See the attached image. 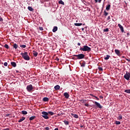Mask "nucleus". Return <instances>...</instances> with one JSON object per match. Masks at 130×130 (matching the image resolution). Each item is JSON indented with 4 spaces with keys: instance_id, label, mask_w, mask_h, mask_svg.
I'll list each match as a JSON object with an SVG mask.
<instances>
[{
    "instance_id": "obj_1",
    "label": "nucleus",
    "mask_w": 130,
    "mask_h": 130,
    "mask_svg": "<svg viewBox=\"0 0 130 130\" xmlns=\"http://www.w3.org/2000/svg\"><path fill=\"white\" fill-rule=\"evenodd\" d=\"M55 113L51 112V111H49L48 112L43 111L42 112V114L43 115H42V116L44 118V119H49V117H48V115L49 114L50 115L52 116L53 115H55Z\"/></svg>"
},
{
    "instance_id": "obj_2",
    "label": "nucleus",
    "mask_w": 130,
    "mask_h": 130,
    "mask_svg": "<svg viewBox=\"0 0 130 130\" xmlns=\"http://www.w3.org/2000/svg\"><path fill=\"white\" fill-rule=\"evenodd\" d=\"M80 51H83V52H90L91 51V48L88 47L87 45H84L82 47L80 48Z\"/></svg>"
},
{
    "instance_id": "obj_3",
    "label": "nucleus",
    "mask_w": 130,
    "mask_h": 130,
    "mask_svg": "<svg viewBox=\"0 0 130 130\" xmlns=\"http://www.w3.org/2000/svg\"><path fill=\"white\" fill-rule=\"evenodd\" d=\"M20 55L22 56L25 60H30V57L28 55L27 52H24V53H20Z\"/></svg>"
},
{
    "instance_id": "obj_4",
    "label": "nucleus",
    "mask_w": 130,
    "mask_h": 130,
    "mask_svg": "<svg viewBox=\"0 0 130 130\" xmlns=\"http://www.w3.org/2000/svg\"><path fill=\"white\" fill-rule=\"evenodd\" d=\"M73 56L77 57L76 60H80L85 58V55L83 53H81L78 55H73Z\"/></svg>"
},
{
    "instance_id": "obj_5",
    "label": "nucleus",
    "mask_w": 130,
    "mask_h": 130,
    "mask_svg": "<svg viewBox=\"0 0 130 130\" xmlns=\"http://www.w3.org/2000/svg\"><path fill=\"white\" fill-rule=\"evenodd\" d=\"M33 86L31 84H29V85H27L26 90L28 92H31L34 91Z\"/></svg>"
},
{
    "instance_id": "obj_6",
    "label": "nucleus",
    "mask_w": 130,
    "mask_h": 130,
    "mask_svg": "<svg viewBox=\"0 0 130 130\" xmlns=\"http://www.w3.org/2000/svg\"><path fill=\"white\" fill-rule=\"evenodd\" d=\"M123 78H124L125 79V80L129 81V78H130V73H128V72H126L124 76H123Z\"/></svg>"
},
{
    "instance_id": "obj_7",
    "label": "nucleus",
    "mask_w": 130,
    "mask_h": 130,
    "mask_svg": "<svg viewBox=\"0 0 130 130\" xmlns=\"http://www.w3.org/2000/svg\"><path fill=\"white\" fill-rule=\"evenodd\" d=\"M95 106L98 108H99L100 109H101L103 107H102V106L101 105H100V104L97 102H94Z\"/></svg>"
},
{
    "instance_id": "obj_8",
    "label": "nucleus",
    "mask_w": 130,
    "mask_h": 130,
    "mask_svg": "<svg viewBox=\"0 0 130 130\" xmlns=\"http://www.w3.org/2000/svg\"><path fill=\"white\" fill-rule=\"evenodd\" d=\"M63 96H64V97H65V98H66V99H69V97H70L69 93H68V92H64V93H63Z\"/></svg>"
},
{
    "instance_id": "obj_9",
    "label": "nucleus",
    "mask_w": 130,
    "mask_h": 130,
    "mask_svg": "<svg viewBox=\"0 0 130 130\" xmlns=\"http://www.w3.org/2000/svg\"><path fill=\"white\" fill-rule=\"evenodd\" d=\"M118 26L119 27V28H120L121 31H122V32H124V28L123 27V26L120 24H118Z\"/></svg>"
},
{
    "instance_id": "obj_10",
    "label": "nucleus",
    "mask_w": 130,
    "mask_h": 130,
    "mask_svg": "<svg viewBox=\"0 0 130 130\" xmlns=\"http://www.w3.org/2000/svg\"><path fill=\"white\" fill-rule=\"evenodd\" d=\"M114 51L115 52V53L117 55H118V56L120 55V52L119 50L115 49L114 50Z\"/></svg>"
},
{
    "instance_id": "obj_11",
    "label": "nucleus",
    "mask_w": 130,
    "mask_h": 130,
    "mask_svg": "<svg viewBox=\"0 0 130 130\" xmlns=\"http://www.w3.org/2000/svg\"><path fill=\"white\" fill-rule=\"evenodd\" d=\"M13 49H15V50H16L17 48L19 47V46L18 45H17L16 43H14L13 44Z\"/></svg>"
},
{
    "instance_id": "obj_12",
    "label": "nucleus",
    "mask_w": 130,
    "mask_h": 130,
    "mask_svg": "<svg viewBox=\"0 0 130 130\" xmlns=\"http://www.w3.org/2000/svg\"><path fill=\"white\" fill-rule=\"evenodd\" d=\"M60 88V87L58 85H57L54 86V89L56 90H59Z\"/></svg>"
},
{
    "instance_id": "obj_13",
    "label": "nucleus",
    "mask_w": 130,
    "mask_h": 130,
    "mask_svg": "<svg viewBox=\"0 0 130 130\" xmlns=\"http://www.w3.org/2000/svg\"><path fill=\"white\" fill-rule=\"evenodd\" d=\"M71 115H72L75 118H76V119L78 118V115L77 114H74L73 113H71Z\"/></svg>"
},
{
    "instance_id": "obj_14",
    "label": "nucleus",
    "mask_w": 130,
    "mask_h": 130,
    "mask_svg": "<svg viewBox=\"0 0 130 130\" xmlns=\"http://www.w3.org/2000/svg\"><path fill=\"white\" fill-rule=\"evenodd\" d=\"M25 117H22L20 119V120H19V121H18V122H21L25 120Z\"/></svg>"
},
{
    "instance_id": "obj_15",
    "label": "nucleus",
    "mask_w": 130,
    "mask_h": 130,
    "mask_svg": "<svg viewBox=\"0 0 130 130\" xmlns=\"http://www.w3.org/2000/svg\"><path fill=\"white\" fill-rule=\"evenodd\" d=\"M58 30V27L57 26H55L54 27L53 29H52V32H55L56 31Z\"/></svg>"
},
{
    "instance_id": "obj_16",
    "label": "nucleus",
    "mask_w": 130,
    "mask_h": 130,
    "mask_svg": "<svg viewBox=\"0 0 130 130\" xmlns=\"http://www.w3.org/2000/svg\"><path fill=\"white\" fill-rule=\"evenodd\" d=\"M11 64L13 66V68H16L17 66L16 63L15 62H11Z\"/></svg>"
},
{
    "instance_id": "obj_17",
    "label": "nucleus",
    "mask_w": 130,
    "mask_h": 130,
    "mask_svg": "<svg viewBox=\"0 0 130 130\" xmlns=\"http://www.w3.org/2000/svg\"><path fill=\"white\" fill-rule=\"evenodd\" d=\"M49 101V98H48L45 97L43 99V102H48Z\"/></svg>"
},
{
    "instance_id": "obj_18",
    "label": "nucleus",
    "mask_w": 130,
    "mask_h": 130,
    "mask_svg": "<svg viewBox=\"0 0 130 130\" xmlns=\"http://www.w3.org/2000/svg\"><path fill=\"white\" fill-rule=\"evenodd\" d=\"M33 55L34 56L37 57L38 55V53L37 52H36L35 51H33Z\"/></svg>"
},
{
    "instance_id": "obj_19",
    "label": "nucleus",
    "mask_w": 130,
    "mask_h": 130,
    "mask_svg": "<svg viewBox=\"0 0 130 130\" xmlns=\"http://www.w3.org/2000/svg\"><path fill=\"white\" fill-rule=\"evenodd\" d=\"M36 118V116H32L30 117L29 119V121H32L33 120L35 119Z\"/></svg>"
},
{
    "instance_id": "obj_20",
    "label": "nucleus",
    "mask_w": 130,
    "mask_h": 130,
    "mask_svg": "<svg viewBox=\"0 0 130 130\" xmlns=\"http://www.w3.org/2000/svg\"><path fill=\"white\" fill-rule=\"evenodd\" d=\"M122 119V116L121 114H119V116L117 118V119L119 120H120Z\"/></svg>"
},
{
    "instance_id": "obj_21",
    "label": "nucleus",
    "mask_w": 130,
    "mask_h": 130,
    "mask_svg": "<svg viewBox=\"0 0 130 130\" xmlns=\"http://www.w3.org/2000/svg\"><path fill=\"white\" fill-rule=\"evenodd\" d=\"M109 58H110V55H107L106 57H105L104 59L105 60H108Z\"/></svg>"
},
{
    "instance_id": "obj_22",
    "label": "nucleus",
    "mask_w": 130,
    "mask_h": 130,
    "mask_svg": "<svg viewBox=\"0 0 130 130\" xmlns=\"http://www.w3.org/2000/svg\"><path fill=\"white\" fill-rule=\"evenodd\" d=\"M111 5H108L106 7V10L109 11L110 9Z\"/></svg>"
},
{
    "instance_id": "obj_23",
    "label": "nucleus",
    "mask_w": 130,
    "mask_h": 130,
    "mask_svg": "<svg viewBox=\"0 0 130 130\" xmlns=\"http://www.w3.org/2000/svg\"><path fill=\"white\" fill-rule=\"evenodd\" d=\"M4 47L6 48L7 49H9V48H10L9 46L7 44L4 45Z\"/></svg>"
},
{
    "instance_id": "obj_24",
    "label": "nucleus",
    "mask_w": 130,
    "mask_h": 130,
    "mask_svg": "<svg viewBox=\"0 0 130 130\" xmlns=\"http://www.w3.org/2000/svg\"><path fill=\"white\" fill-rule=\"evenodd\" d=\"M82 24V23H74L75 26H81Z\"/></svg>"
},
{
    "instance_id": "obj_25",
    "label": "nucleus",
    "mask_w": 130,
    "mask_h": 130,
    "mask_svg": "<svg viewBox=\"0 0 130 130\" xmlns=\"http://www.w3.org/2000/svg\"><path fill=\"white\" fill-rule=\"evenodd\" d=\"M59 4L64 5V3L62 0L59 1Z\"/></svg>"
},
{
    "instance_id": "obj_26",
    "label": "nucleus",
    "mask_w": 130,
    "mask_h": 130,
    "mask_svg": "<svg viewBox=\"0 0 130 130\" xmlns=\"http://www.w3.org/2000/svg\"><path fill=\"white\" fill-rule=\"evenodd\" d=\"M21 113H22V115L27 114V112H26V111H22Z\"/></svg>"
},
{
    "instance_id": "obj_27",
    "label": "nucleus",
    "mask_w": 130,
    "mask_h": 130,
    "mask_svg": "<svg viewBox=\"0 0 130 130\" xmlns=\"http://www.w3.org/2000/svg\"><path fill=\"white\" fill-rule=\"evenodd\" d=\"M27 9H28V10H29V11H33V8L30 6H28V7H27Z\"/></svg>"
},
{
    "instance_id": "obj_28",
    "label": "nucleus",
    "mask_w": 130,
    "mask_h": 130,
    "mask_svg": "<svg viewBox=\"0 0 130 130\" xmlns=\"http://www.w3.org/2000/svg\"><path fill=\"white\" fill-rule=\"evenodd\" d=\"M85 65H86L85 61H83V62H82V64H81V67H85Z\"/></svg>"
},
{
    "instance_id": "obj_29",
    "label": "nucleus",
    "mask_w": 130,
    "mask_h": 130,
    "mask_svg": "<svg viewBox=\"0 0 130 130\" xmlns=\"http://www.w3.org/2000/svg\"><path fill=\"white\" fill-rule=\"evenodd\" d=\"M70 123L69 121L65 120L64 121V124H65L66 125H69Z\"/></svg>"
},
{
    "instance_id": "obj_30",
    "label": "nucleus",
    "mask_w": 130,
    "mask_h": 130,
    "mask_svg": "<svg viewBox=\"0 0 130 130\" xmlns=\"http://www.w3.org/2000/svg\"><path fill=\"white\" fill-rule=\"evenodd\" d=\"M124 92L127 93H130V89H125Z\"/></svg>"
},
{
    "instance_id": "obj_31",
    "label": "nucleus",
    "mask_w": 130,
    "mask_h": 130,
    "mask_svg": "<svg viewBox=\"0 0 130 130\" xmlns=\"http://www.w3.org/2000/svg\"><path fill=\"white\" fill-rule=\"evenodd\" d=\"M91 96H92L93 98H95L96 100H97L98 101H99V98H98L97 96H95V95H93V94H91Z\"/></svg>"
},
{
    "instance_id": "obj_32",
    "label": "nucleus",
    "mask_w": 130,
    "mask_h": 130,
    "mask_svg": "<svg viewBox=\"0 0 130 130\" xmlns=\"http://www.w3.org/2000/svg\"><path fill=\"white\" fill-rule=\"evenodd\" d=\"M108 15V13L106 12V11H104V16H107Z\"/></svg>"
},
{
    "instance_id": "obj_33",
    "label": "nucleus",
    "mask_w": 130,
    "mask_h": 130,
    "mask_svg": "<svg viewBox=\"0 0 130 130\" xmlns=\"http://www.w3.org/2000/svg\"><path fill=\"white\" fill-rule=\"evenodd\" d=\"M39 29H40L41 31L44 30V28L42 26H40L39 27Z\"/></svg>"
},
{
    "instance_id": "obj_34",
    "label": "nucleus",
    "mask_w": 130,
    "mask_h": 130,
    "mask_svg": "<svg viewBox=\"0 0 130 130\" xmlns=\"http://www.w3.org/2000/svg\"><path fill=\"white\" fill-rule=\"evenodd\" d=\"M20 48H26V45H21L20 46Z\"/></svg>"
},
{
    "instance_id": "obj_35",
    "label": "nucleus",
    "mask_w": 130,
    "mask_h": 130,
    "mask_svg": "<svg viewBox=\"0 0 130 130\" xmlns=\"http://www.w3.org/2000/svg\"><path fill=\"white\" fill-rule=\"evenodd\" d=\"M120 121H115V124H116V125H119V124H120Z\"/></svg>"
},
{
    "instance_id": "obj_36",
    "label": "nucleus",
    "mask_w": 130,
    "mask_h": 130,
    "mask_svg": "<svg viewBox=\"0 0 130 130\" xmlns=\"http://www.w3.org/2000/svg\"><path fill=\"white\" fill-rule=\"evenodd\" d=\"M104 32H109V28L104 29Z\"/></svg>"
},
{
    "instance_id": "obj_37",
    "label": "nucleus",
    "mask_w": 130,
    "mask_h": 130,
    "mask_svg": "<svg viewBox=\"0 0 130 130\" xmlns=\"http://www.w3.org/2000/svg\"><path fill=\"white\" fill-rule=\"evenodd\" d=\"M98 70H99L101 71H103V69L102 67H98Z\"/></svg>"
},
{
    "instance_id": "obj_38",
    "label": "nucleus",
    "mask_w": 130,
    "mask_h": 130,
    "mask_svg": "<svg viewBox=\"0 0 130 130\" xmlns=\"http://www.w3.org/2000/svg\"><path fill=\"white\" fill-rule=\"evenodd\" d=\"M4 66H5V67H7V66H8V63H7V62H4Z\"/></svg>"
},
{
    "instance_id": "obj_39",
    "label": "nucleus",
    "mask_w": 130,
    "mask_h": 130,
    "mask_svg": "<svg viewBox=\"0 0 130 130\" xmlns=\"http://www.w3.org/2000/svg\"><path fill=\"white\" fill-rule=\"evenodd\" d=\"M3 21V18H2L1 17H0V22H2Z\"/></svg>"
},
{
    "instance_id": "obj_40",
    "label": "nucleus",
    "mask_w": 130,
    "mask_h": 130,
    "mask_svg": "<svg viewBox=\"0 0 130 130\" xmlns=\"http://www.w3.org/2000/svg\"><path fill=\"white\" fill-rule=\"evenodd\" d=\"M45 130H49V127H45Z\"/></svg>"
},
{
    "instance_id": "obj_41",
    "label": "nucleus",
    "mask_w": 130,
    "mask_h": 130,
    "mask_svg": "<svg viewBox=\"0 0 130 130\" xmlns=\"http://www.w3.org/2000/svg\"><path fill=\"white\" fill-rule=\"evenodd\" d=\"M55 60H56L57 61H59V59H58L57 57H56Z\"/></svg>"
},
{
    "instance_id": "obj_42",
    "label": "nucleus",
    "mask_w": 130,
    "mask_h": 130,
    "mask_svg": "<svg viewBox=\"0 0 130 130\" xmlns=\"http://www.w3.org/2000/svg\"><path fill=\"white\" fill-rule=\"evenodd\" d=\"M110 19V16H108L107 20H109Z\"/></svg>"
},
{
    "instance_id": "obj_43",
    "label": "nucleus",
    "mask_w": 130,
    "mask_h": 130,
    "mask_svg": "<svg viewBox=\"0 0 130 130\" xmlns=\"http://www.w3.org/2000/svg\"><path fill=\"white\" fill-rule=\"evenodd\" d=\"M125 60H127L128 62H130V59L125 58Z\"/></svg>"
},
{
    "instance_id": "obj_44",
    "label": "nucleus",
    "mask_w": 130,
    "mask_h": 130,
    "mask_svg": "<svg viewBox=\"0 0 130 130\" xmlns=\"http://www.w3.org/2000/svg\"><path fill=\"white\" fill-rule=\"evenodd\" d=\"M100 98L101 99H103L104 98V97H103V96L100 95Z\"/></svg>"
},
{
    "instance_id": "obj_45",
    "label": "nucleus",
    "mask_w": 130,
    "mask_h": 130,
    "mask_svg": "<svg viewBox=\"0 0 130 130\" xmlns=\"http://www.w3.org/2000/svg\"><path fill=\"white\" fill-rule=\"evenodd\" d=\"M77 45L79 46H80L81 43H78Z\"/></svg>"
},
{
    "instance_id": "obj_46",
    "label": "nucleus",
    "mask_w": 130,
    "mask_h": 130,
    "mask_svg": "<svg viewBox=\"0 0 130 130\" xmlns=\"http://www.w3.org/2000/svg\"><path fill=\"white\" fill-rule=\"evenodd\" d=\"M10 115V114H8L6 115V117H9Z\"/></svg>"
},
{
    "instance_id": "obj_47",
    "label": "nucleus",
    "mask_w": 130,
    "mask_h": 130,
    "mask_svg": "<svg viewBox=\"0 0 130 130\" xmlns=\"http://www.w3.org/2000/svg\"><path fill=\"white\" fill-rule=\"evenodd\" d=\"M3 130H10V128H4V129H3Z\"/></svg>"
},
{
    "instance_id": "obj_48",
    "label": "nucleus",
    "mask_w": 130,
    "mask_h": 130,
    "mask_svg": "<svg viewBox=\"0 0 130 130\" xmlns=\"http://www.w3.org/2000/svg\"><path fill=\"white\" fill-rule=\"evenodd\" d=\"M42 1H43V2H48V0H42Z\"/></svg>"
},
{
    "instance_id": "obj_49",
    "label": "nucleus",
    "mask_w": 130,
    "mask_h": 130,
    "mask_svg": "<svg viewBox=\"0 0 130 130\" xmlns=\"http://www.w3.org/2000/svg\"><path fill=\"white\" fill-rule=\"evenodd\" d=\"M84 105H85L86 107H88V104H84Z\"/></svg>"
},
{
    "instance_id": "obj_50",
    "label": "nucleus",
    "mask_w": 130,
    "mask_h": 130,
    "mask_svg": "<svg viewBox=\"0 0 130 130\" xmlns=\"http://www.w3.org/2000/svg\"><path fill=\"white\" fill-rule=\"evenodd\" d=\"M129 35H130V34H129V32H127V36H129Z\"/></svg>"
},
{
    "instance_id": "obj_51",
    "label": "nucleus",
    "mask_w": 130,
    "mask_h": 130,
    "mask_svg": "<svg viewBox=\"0 0 130 130\" xmlns=\"http://www.w3.org/2000/svg\"><path fill=\"white\" fill-rule=\"evenodd\" d=\"M102 0H98V2H99V3H101L102 2Z\"/></svg>"
},
{
    "instance_id": "obj_52",
    "label": "nucleus",
    "mask_w": 130,
    "mask_h": 130,
    "mask_svg": "<svg viewBox=\"0 0 130 130\" xmlns=\"http://www.w3.org/2000/svg\"><path fill=\"white\" fill-rule=\"evenodd\" d=\"M16 72L18 73H19V71L17 70L16 71Z\"/></svg>"
},
{
    "instance_id": "obj_53",
    "label": "nucleus",
    "mask_w": 130,
    "mask_h": 130,
    "mask_svg": "<svg viewBox=\"0 0 130 130\" xmlns=\"http://www.w3.org/2000/svg\"><path fill=\"white\" fill-rule=\"evenodd\" d=\"M54 130H58V128H55Z\"/></svg>"
},
{
    "instance_id": "obj_54",
    "label": "nucleus",
    "mask_w": 130,
    "mask_h": 130,
    "mask_svg": "<svg viewBox=\"0 0 130 130\" xmlns=\"http://www.w3.org/2000/svg\"><path fill=\"white\" fill-rule=\"evenodd\" d=\"M95 3H98V0H95Z\"/></svg>"
},
{
    "instance_id": "obj_55",
    "label": "nucleus",
    "mask_w": 130,
    "mask_h": 130,
    "mask_svg": "<svg viewBox=\"0 0 130 130\" xmlns=\"http://www.w3.org/2000/svg\"><path fill=\"white\" fill-rule=\"evenodd\" d=\"M83 125H81V128H83Z\"/></svg>"
},
{
    "instance_id": "obj_56",
    "label": "nucleus",
    "mask_w": 130,
    "mask_h": 130,
    "mask_svg": "<svg viewBox=\"0 0 130 130\" xmlns=\"http://www.w3.org/2000/svg\"><path fill=\"white\" fill-rule=\"evenodd\" d=\"M84 30V28H82V30Z\"/></svg>"
},
{
    "instance_id": "obj_57",
    "label": "nucleus",
    "mask_w": 130,
    "mask_h": 130,
    "mask_svg": "<svg viewBox=\"0 0 130 130\" xmlns=\"http://www.w3.org/2000/svg\"><path fill=\"white\" fill-rule=\"evenodd\" d=\"M75 58H75V57H73V59H75Z\"/></svg>"
},
{
    "instance_id": "obj_58",
    "label": "nucleus",
    "mask_w": 130,
    "mask_h": 130,
    "mask_svg": "<svg viewBox=\"0 0 130 130\" xmlns=\"http://www.w3.org/2000/svg\"><path fill=\"white\" fill-rule=\"evenodd\" d=\"M82 1H85V0H81Z\"/></svg>"
}]
</instances>
